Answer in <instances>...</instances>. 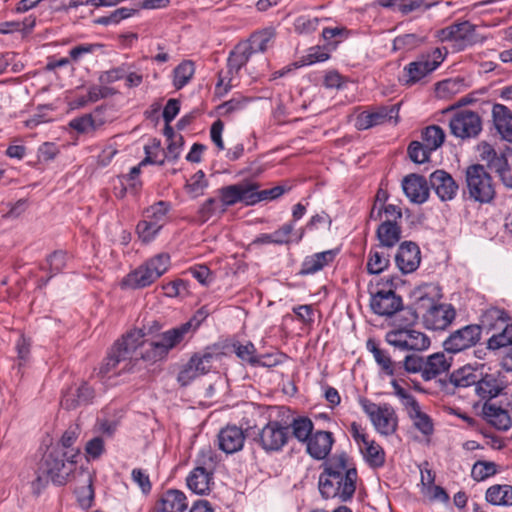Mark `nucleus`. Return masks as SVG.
<instances>
[{"mask_svg": "<svg viewBox=\"0 0 512 512\" xmlns=\"http://www.w3.org/2000/svg\"><path fill=\"white\" fill-rule=\"evenodd\" d=\"M145 334L141 329H134L115 342L114 346L124 355L129 362L122 368V371L133 370L138 358H134L136 350L143 345Z\"/></svg>", "mask_w": 512, "mask_h": 512, "instance_id": "obj_20", "label": "nucleus"}, {"mask_svg": "<svg viewBox=\"0 0 512 512\" xmlns=\"http://www.w3.org/2000/svg\"><path fill=\"white\" fill-rule=\"evenodd\" d=\"M391 385L393 387L394 394L400 399L406 411L418 404L415 397L404 389L396 380H392Z\"/></svg>", "mask_w": 512, "mask_h": 512, "instance_id": "obj_64", "label": "nucleus"}, {"mask_svg": "<svg viewBox=\"0 0 512 512\" xmlns=\"http://www.w3.org/2000/svg\"><path fill=\"white\" fill-rule=\"evenodd\" d=\"M100 47L101 46L99 44L94 43H85L73 47L69 51V58L71 63L80 62L86 55L93 54Z\"/></svg>", "mask_w": 512, "mask_h": 512, "instance_id": "obj_62", "label": "nucleus"}, {"mask_svg": "<svg viewBox=\"0 0 512 512\" xmlns=\"http://www.w3.org/2000/svg\"><path fill=\"white\" fill-rule=\"evenodd\" d=\"M486 501L494 506L512 507V486L508 484H495L485 493Z\"/></svg>", "mask_w": 512, "mask_h": 512, "instance_id": "obj_36", "label": "nucleus"}, {"mask_svg": "<svg viewBox=\"0 0 512 512\" xmlns=\"http://www.w3.org/2000/svg\"><path fill=\"white\" fill-rule=\"evenodd\" d=\"M187 499L183 492L179 490H168L156 504V512H185L187 509Z\"/></svg>", "mask_w": 512, "mask_h": 512, "instance_id": "obj_31", "label": "nucleus"}, {"mask_svg": "<svg viewBox=\"0 0 512 512\" xmlns=\"http://www.w3.org/2000/svg\"><path fill=\"white\" fill-rule=\"evenodd\" d=\"M207 186L208 182L206 180L205 173L202 170H199L187 181L185 189L192 198H197L204 194Z\"/></svg>", "mask_w": 512, "mask_h": 512, "instance_id": "obj_49", "label": "nucleus"}, {"mask_svg": "<svg viewBox=\"0 0 512 512\" xmlns=\"http://www.w3.org/2000/svg\"><path fill=\"white\" fill-rule=\"evenodd\" d=\"M494 124L501 137L512 142V113L503 105L493 107Z\"/></svg>", "mask_w": 512, "mask_h": 512, "instance_id": "obj_35", "label": "nucleus"}, {"mask_svg": "<svg viewBox=\"0 0 512 512\" xmlns=\"http://www.w3.org/2000/svg\"><path fill=\"white\" fill-rule=\"evenodd\" d=\"M276 38L274 28H264L251 34L248 40L244 41L254 53H264L273 47Z\"/></svg>", "mask_w": 512, "mask_h": 512, "instance_id": "obj_34", "label": "nucleus"}, {"mask_svg": "<svg viewBox=\"0 0 512 512\" xmlns=\"http://www.w3.org/2000/svg\"><path fill=\"white\" fill-rule=\"evenodd\" d=\"M450 132L462 140L475 138L482 130V120L479 114L471 110H461L449 121Z\"/></svg>", "mask_w": 512, "mask_h": 512, "instance_id": "obj_12", "label": "nucleus"}, {"mask_svg": "<svg viewBox=\"0 0 512 512\" xmlns=\"http://www.w3.org/2000/svg\"><path fill=\"white\" fill-rule=\"evenodd\" d=\"M423 42V38L416 34H404L396 37L393 41V50L410 51L418 47Z\"/></svg>", "mask_w": 512, "mask_h": 512, "instance_id": "obj_55", "label": "nucleus"}, {"mask_svg": "<svg viewBox=\"0 0 512 512\" xmlns=\"http://www.w3.org/2000/svg\"><path fill=\"white\" fill-rule=\"evenodd\" d=\"M377 237L382 246L391 248L400 240L401 229L389 219L378 227Z\"/></svg>", "mask_w": 512, "mask_h": 512, "instance_id": "obj_40", "label": "nucleus"}, {"mask_svg": "<svg viewBox=\"0 0 512 512\" xmlns=\"http://www.w3.org/2000/svg\"><path fill=\"white\" fill-rule=\"evenodd\" d=\"M195 73L194 62L185 60L173 70V85L176 89H182L192 79Z\"/></svg>", "mask_w": 512, "mask_h": 512, "instance_id": "obj_44", "label": "nucleus"}, {"mask_svg": "<svg viewBox=\"0 0 512 512\" xmlns=\"http://www.w3.org/2000/svg\"><path fill=\"white\" fill-rule=\"evenodd\" d=\"M512 322L510 315L504 309L498 307H490L486 309L480 318V332L486 333L498 331L506 324Z\"/></svg>", "mask_w": 512, "mask_h": 512, "instance_id": "obj_30", "label": "nucleus"}, {"mask_svg": "<svg viewBox=\"0 0 512 512\" xmlns=\"http://www.w3.org/2000/svg\"><path fill=\"white\" fill-rule=\"evenodd\" d=\"M402 363V372L405 371L407 373H421L423 376V371L425 370V360L415 354H410L405 356Z\"/></svg>", "mask_w": 512, "mask_h": 512, "instance_id": "obj_61", "label": "nucleus"}, {"mask_svg": "<svg viewBox=\"0 0 512 512\" xmlns=\"http://www.w3.org/2000/svg\"><path fill=\"white\" fill-rule=\"evenodd\" d=\"M68 255L64 251H55L47 257L51 277L60 273L67 264Z\"/></svg>", "mask_w": 512, "mask_h": 512, "instance_id": "obj_59", "label": "nucleus"}, {"mask_svg": "<svg viewBox=\"0 0 512 512\" xmlns=\"http://www.w3.org/2000/svg\"><path fill=\"white\" fill-rule=\"evenodd\" d=\"M259 185L253 182H241L238 184L224 186L219 189L220 203L226 209L228 206L235 205L238 202H244L246 205L255 204L254 190Z\"/></svg>", "mask_w": 512, "mask_h": 512, "instance_id": "obj_14", "label": "nucleus"}, {"mask_svg": "<svg viewBox=\"0 0 512 512\" xmlns=\"http://www.w3.org/2000/svg\"><path fill=\"white\" fill-rule=\"evenodd\" d=\"M491 333L492 335L487 341L488 349L498 350L512 345V322Z\"/></svg>", "mask_w": 512, "mask_h": 512, "instance_id": "obj_46", "label": "nucleus"}, {"mask_svg": "<svg viewBox=\"0 0 512 512\" xmlns=\"http://www.w3.org/2000/svg\"><path fill=\"white\" fill-rule=\"evenodd\" d=\"M161 229L151 220L143 218L136 227L138 237L143 243H149L155 239Z\"/></svg>", "mask_w": 512, "mask_h": 512, "instance_id": "obj_54", "label": "nucleus"}, {"mask_svg": "<svg viewBox=\"0 0 512 512\" xmlns=\"http://www.w3.org/2000/svg\"><path fill=\"white\" fill-rule=\"evenodd\" d=\"M253 52L249 49L248 45L242 41L238 43L234 49L229 53L227 59V71L219 73L216 90L219 95L227 93L232 87L238 83L239 72L249 61Z\"/></svg>", "mask_w": 512, "mask_h": 512, "instance_id": "obj_7", "label": "nucleus"}, {"mask_svg": "<svg viewBox=\"0 0 512 512\" xmlns=\"http://www.w3.org/2000/svg\"><path fill=\"white\" fill-rule=\"evenodd\" d=\"M497 473V465L490 461H477L471 470V476L475 481H483Z\"/></svg>", "mask_w": 512, "mask_h": 512, "instance_id": "obj_52", "label": "nucleus"}, {"mask_svg": "<svg viewBox=\"0 0 512 512\" xmlns=\"http://www.w3.org/2000/svg\"><path fill=\"white\" fill-rule=\"evenodd\" d=\"M364 460L372 468H380L385 464V451L374 440H369L359 448Z\"/></svg>", "mask_w": 512, "mask_h": 512, "instance_id": "obj_38", "label": "nucleus"}, {"mask_svg": "<svg viewBox=\"0 0 512 512\" xmlns=\"http://www.w3.org/2000/svg\"><path fill=\"white\" fill-rule=\"evenodd\" d=\"M423 145L422 142L412 141L408 146V155L410 159L417 164H422L429 161L431 150Z\"/></svg>", "mask_w": 512, "mask_h": 512, "instance_id": "obj_56", "label": "nucleus"}, {"mask_svg": "<svg viewBox=\"0 0 512 512\" xmlns=\"http://www.w3.org/2000/svg\"><path fill=\"white\" fill-rule=\"evenodd\" d=\"M444 60L440 48H435L430 54L422 55L418 60L409 63L403 69L402 80L407 85H413L434 71Z\"/></svg>", "mask_w": 512, "mask_h": 512, "instance_id": "obj_11", "label": "nucleus"}, {"mask_svg": "<svg viewBox=\"0 0 512 512\" xmlns=\"http://www.w3.org/2000/svg\"><path fill=\"white\" fill-rule=\"evenodd\" d=\"M389 256L378 250H371L367 262V270L371 274H379L389 265Z\"/></svg>", "mask_w": 512, "mask_h": 512, "instance_id": "obj_51", "label": "nucleus"}, {"mask_svg": "<svg viewBox=\"0 0 512 512\" xmlns=\"http://www.w3.org/2000/svg\"><path fill=\"white\" fill-rule=\"evenodd\" d=\"M167 357L165 352L160 348L159 344L155 341H151L147 344L145 350L141 353V359L149 363H156L162 361Z\"/></svg>", "mask_w": 512, "mask_h": 512, "instance_id": "obj_60", "label": "nucleus"}, {"mask_svg": "<svg viewBox=\"0 0 512 512\" xmlns=\"http://www.w3.org/2000/svg\"><path fill=\"white\" fill-rule=\"evenodd\" d=\"M292 428L293 436L299 441L306 443L313 432V423L309 418L300 417L293 419L292 423L289 424Z\"/></svg>", "mask_w": 512, "mask_h": 512, "instance_id": "obj_48", "label": "nucleus"}, {"mask_svg": "<svg viewBox=\"0 0 512 512\" xmlns=\"http://www.w3.org/2000/svg\"><path fill=\"white\" fill-rule=\"evenodd\" d=\"M290 426L287 422L270 420L258 433L255 441L266 452H278L288 443Z\"/></svg>", "mask_w": 512, "mask_h": 512, "instance_id": "obj_10", "label": "nucleus"}, {"mask_svg": "<svg viewBox=\"0 0 512 512\" xmlns=\"http://www.w3.org/2000/svg\"><path fill=\"white\" fill-rule=\"evenodd\" d=\"M407 413L413 423V426L421 432L422 435L429 437L433 434V421L428 414L421 410L419 403L408 410Z\"/></svg>", "mask_w": 512, "mask_h": 512, "instance_id": "obj_39", "label": "nucleus"}, {"mask_svg": "<svg viewBox=\"0 0 512 512\" xmlns=\"http://www.w3.org/2000/svg\"><path fill=\"white\" fill-rule=\"evenodd\" d=\"M430 184L441 201L454 199L459 189L453 177L446 171L440 169L430 175Z\"/></svg>", "mask_w": 512, "mask_h": 512, "instance_id": "obj_23", "label": "nucleus"}, {"mask_svg": "<svg viewBox=\"0 0 512 512\" xmlns=\"http://www.w3.org/2000/svg\"><path fill=\"white\" fill-rule=\"evenodd\" d=\"M395 262L402 273L414 272L421 262V252L417 244L403 242L395 255Z\"/></svg>", "mask_w": 512, "mask_h": 512, "instance_id": "obj_22", "label": "nucleus"}, {"mask_svg": "<svg viewBox=\"0 0 512 512\" xmlns=\"http://www.w3.org/2000/svg\"><path fill=\"white\" fill-rule=\"evenodd\" d=\"M244 442V431L236 425H228L221 429L218 434V446L227 454L240 451L244 446Z\"/></svg>", "mask_w": 512, "mask_h": 512, "instance_id": "obj_26", "label": "nucleus"}, {"mask_svg": "<svg viewBox=\"0 0 512 512\" xmlns=\"http://www.w3.org/2000/svg\"><path fill=\"white\" fill-rule=\"evenodd\" d=\"M329 59V54L320 46L308 49L306 55L301 59V66L312 65L317 62H324Z\"/></svg>", "mask_w": 512, "mask_h": 512, "instance_id": "obj_63", "label": "nucleus"}, {"mask_svg": "<svg viewBox=\"0 0 512 512\" xmlns=\"http://www.w3.org/2000/svg\"><path fill=\"white\" fill-rule=\"evenodd\" d=\"M482 414L485 420L498 430L506 431L512 425L508 412L494 404L486 402L483 405Z\"/></svg>", "mask_w": 512, "mask_h": 512, "instance_id": "obj_33", "label": "nucleus"}, {"mask_svg": "<svg viewBox=\"0 0 512 512\" xmlns=\"http://www.w3.org/2000/svg\"><path fill=\"white\" fill-rule=\"evenodd\" d=\"M169 208L170 206L167 202L159 201L144 211L143 218L151 220L152 223H155L156 226L162 229L167 222Z\"/></svg>", "mask_w": 512, "mask_h": 512, "instance_id": "obj_47", "label": "nucleus"}, {"mask_svg": "<svg viewBox=\"0 0 512 512\" xmlns=\"http://www.w3.org/2000/svg\"><path fill=\"white\" fill-rule=\"evenodd\" d=\"M213 484V474L194 468L187 477V485L196 494L204 495L210 492Z\"/></svg>", "mask_w": 512, "mask_h": 512, "instance_id": "obj_37", "label": "nucleus"}, {"mask_svg": "<svg viewBox=\"0 0 512 512\" xmlns=\"http://www.w3.org/2000/svg\"><path fill=\"white\" fill-rule=\"evenodd\" d=\"M440 289L434 284H425L418 289V304L425 309L422 323L428 330H446L456 318V309L450 303H439Z\"/></svg>", "mask_w": 512, "mask_h": 512, "instance_id": "obj_2", "label": "nucleus"}, {"mask_svg": "<svg viewBox=\"0 0 512 512\" xmlns=\"http://www.w3.org/2000/svg\"><path fill=\"white\" fill-rule=\"evenodd\" d=\"M226 211L220 201L215 198L206 200L199 209V215L202 221L209 220L214 215H221Z\"/></svg>", "mask_w": 512, "mask_h": 512, "instance_id": "obj_57", "label": "nucleus"}, {"mask_svg": "<svg viewBox=\"0 0 512 512\" xmlns=\"http://www.w3.org/2000/svg\"><path fill=\"white\" fill-rule=\"evenodd\" d=\"M477 152L487 168L494 172L506 187L512 188V148L496 150L489 143L481 142L477 145Z\"/></svg>", "mask_w": 512, "mask_h": 512, "instance_id": "obj_5", "label": "nucleus"}, {"mask_svg": "<svg viewBox=\"0 0 512 512\" xmlns=\"http://www.w3.org/2000/svg\"><path fill=\"white\" fill-rule=\"evenodd\" d=\"M402 188L406 197L415 204H422L429 198V187L425 177L410 174L404 177Z\"/></svg>", "mask_w": 512, "mask_h": 512, "instance_id": "obj_24", "label": "nucleus"}, {"mask_svg": "<svg viewBox=\"0 0 512 512\" xmlns=\"http://www.w3.org/2000/svg\"><path fill=\"white\" fill-rule=\"evenodd\" d=\"M198 325V323L194 324V320L191 319L185 323L180 324L177 327L171 328L159 334L155 338V341L159 344L160 348H162L165 354L168 355V353L173 348H175L182 341H184L187 335L194 332L197 329Z\"/></svg>", "mask_w": 512, "mask_h": 512, "instance_id": "obj_19", "label": "nucleus"}, {"mask_svg": "<svg viewBox=\"0 0 512 512\" xmlns=\"http://www.w3.org/2000/svg\"><path fill=\"white\" fill-rule=\"evenodd\" d=\"M451 362L452 357H447L444 352H437L428 356L425 360L423 379L429 381L447 372L451 366Z\"/></svg>", "mask_w": 512, "mask_h": 512, "instance_id": "obj_32", "label": "nucleus"}, {"mask_svg": "<svg viewBox=\"0 0 512 512\" xmlns=\"http://www.w3.org/2000/svg\"><path fill=\"white\" fill-rule=\"evenodd\" d=\"M122 362L125 366L129 360L124 355H122V353L113 345L106 358L103 360L101 366L99 367L98 375L101 377L109 376V374L112 373Z\"/></svg>", "mask_w": 512, "mask_h": 512, "instance_id": "obj_45", "label": "nucleus"}, {"mask_svg": "<svg viewBox=\"0 0 512 512\" xmlns=\"http://www.w3.org/2000/svg\"><path fill=\"white\" fill-rule=\"evenodd\" d=\"M338 252V249H330L306 256L301 264L298 274L301 276H307L323 270L335 260Z\"/></svg>", "mask_w": 512, "mask_h": 512, "instance_id": "obj_27", "label": "nucleus"}, {"mask_svg": "<svg viewBox=\"0 0 512 512\" xmlns=\"http://www.w3.org/2000/svg\"><path fill=\"white\" fill-rule=\"evenodd\" d=\"M170 256L160 253L129 273L123 284L132 289L144 288L160 278L169 268Z\"/></svg>", "mask_w": 512, "mask_h": 512, "instance_id": "obj_6", "label": "nucleus"}, {"mask_svg": "<svg viewBox=\"0 0 512 512\" xmlns=\"http://www.w3.org/2000/svg\"><path fill=\"white\" fill-rule=\"evenodd\" d=\"M77 470L74 461H66V454L61 449L49 448L39 463L36 479L31 483L32 491L40 494L49 480L55 485H65Z\"/></svg>", "mask_w": 512, "mask_h": 512, "instance_id": "obj_3", "label": "nucleus"}, {"mask_svg": "<svg viewBox=\"0 0 512 512\" xmlns=\"http://www.w3.org/2000/svg\"><path fill=\"white\" fill-rule=\"evenodd\" d=\"M217 464V456L210 447L202 448L196 459V467L200 470L213 474Z\"/></svg>", "mask_w": 512, "mask_h": 512, "instance_id": "obj_50", "label": "nucleus"}, {"mask_svg": "<svg viewBox=\"0 0 512 512\" xmlns=\"http://www.w3.org/2000/svg\"><path fill=\"white\" fill-rule=\"evenodd\" d=\"M72 481L75 484L74 493L78 504L83 509L90 508L94 501L93 475L91 471L82 467L79 468L73 474Z\"/></svg>", "mask_w": 512, "mask_h": 512, "instance_id": "obj_16", "label": "nucleus"}, {"mask_svg": "<svg viewBox=\"0 0 512 512\" xmlns=\"http://www.w3.org/2000/svg\"><path fill=\"white\" fill-rule=\"evenodd\" d=\"M480 337V326L467 325L451 333L443 346L445 351L455 354L474 346Z\"/></svg>", "mask_w": 512, "mask_h": 512, "instance_id": "obj_15", "label": "nucleus"}, {"mask_svg": "<svg viewBox=\"0 0 512 512\" xmlns=\"http://www.w3.org/2000/svg\"><path fill=\"white\" fill-rule=\"evenodd\" d=\"M385 340L389 345L402 351H424L431 344L425 333L410 327H398L388 331Z\"/></svg>", "mask_w": 512, "mask_h": 512, "instance_id": "obj_9", "label": "nucleus"}, {"mask_svg": "<svg viewBox=\"0 0 512 512\" xmlns=\"http://www.w3.org/2000/svg\"><path fill=\"white\" fill-rule=\"evenodd\" d=\"M334 443L333 434L329 431H316L306 442L307 453L316 460L325 459Z\"/></svg>", "mask_w": 512, "mask_h": 512, "instance_id": "obj_25", "label": "nucleus"}, {"mask_svg": "<svg viewBox=\"0 0 512 512\" xmlns=\"http://www.w3.org/2000/svg\"><path fill=\"white\" fill-rule=\"evenodd\" d=\"M358 474L348 463L345 453L334 455L324 465L319 476L318 486L324 499H338L347 502L354 496Z\"/></svg>", "mask_w": 512, "mask_h": 512, "instance_id": "obj_1", "label": "nucleus"}, {"mask_svg": "<svg viewBox=\"0 0 512 512\" xmlns=\"http://www.w3.org/2000/svg\"><path fill=\"white\" fill-rule=\"evenodd\" d=\"M382 213L386 215L387 220L390 219L394 223H396L397 219H401L402 217L401 209L393 204H389L386 206L380 205L379 207H377V204H374L370 212V217L374 220H380Z\"/></svg>", "mask_w": 512, "mask_h": 512, "instance_id": "obj_53", "label": "nucleus"}, {"mask_svg": "<svg viewBox=\"0 0 512 512\" xmlns=\"http://www.w3.org/2000/svg\"><path fill=\"white\" fill-rule=\"evenodd\" d=\"M476 28L477 26L469 21L453 23L437 31V37L441 42L449 43L453 50L459 52L483 41V37L476 32Z\"/></svg>", "mask_w": 512, "mask_h": 512, "instance_id": "obj_8", "label": "nucleus"}, {"mask_svg": "<svg viewBox=\"0 0 512 512\" xmlns=\"http://www.w3.org/2000/svg\"><path fill=\"white\" fill-rule=\"evenodd\" d=\"M477 369L471 366H464L450 375V382L456 387L466 388L476 385L479 377Z\"/></svg>", "mask_w": 512, "mask_h": 512, "instance_id": "obj_41", "label": "nucleus"}, {"mask_svg": "<svg viewBox=\"0 0 512 512\" xmlns=\"http://www.w3.org/2000/svg\"><path fill=\"white\" fill-rule=\"evenodd\" d=\"M94 396V392L90 386L83 383L78 386H71L63 394L61 399V406L66 410H73L82 405L90 403Z\"/></svg>", "mask_w": 512, "mask_h": 512, "instance_id": "obj_28", "label": "nucleus"}, {"mask_svg": "<svg viewBox=\"0 0 512 512\" xmlns=\"http://www.w3.org/2000/svg\"><path fill=\"white\" fill-rule=\"evenodd\" d=\"M370 306L375 314L392 316L402 308V298L396 295L392 289H381L372 295Z\"/></svg>", "mask_w": 512, "mask_h": 512, "instance_id": "obj_18", "label": "nucleus"}, {"mask_svg": "<svg viewBox=\"0 0 512 512\" xmlns=\"http://www.w3.org/2000/svg\"><path fill=\"white\" fill-rule=\"evenodd\" d=\"M474 391L482 399H492L499 394L500 387L492 375L483 377L480 373Z\"/></svg>", "mask_w": 512, "mask_h": 512, "instance_id": "obj_42", "label": "nucleus"}, {"mask_svg": "<svg viewBox=\"0 0 512 512\" xmlns=\"http://www.w3.org/2000/svg\"><path fill=\"white\" fill-rule=\"evenodd\" d=\"M398 113V105L383 106L375 111H364L357 116L355 126L359 130H366L373 126L390 122L393 119L397 122Z\"/></svg>", "mask_w": 512, "mask_h": 512, "instance_id": "obj_17", "label": "nucleus"}, {"mask_svg": "<svg viewBox=\"0 0 512 512\" xmlns=\"http://www.w3.org/2000/svg\"><path fill=\"white\" fill-rule=\"evenodd\" d=\"M371 421L375 429L386 436L393 434L398 426L395 410L388 404L381 405V410L372 414Z\"/></svg>", "mask_w": 512, "mask_h": 512, "instance_id": "obj_29", "label": "nucleus"}, {"mask_svg": "<svg viewBox=\"0 0 512 512\" xmlns=\"http://www.w3.org/2000/svg\"><path fill=\"white\" fill-rule=\"evenodd\" d=\"M366 347L372 353L381 373L390 377L402 375V363L394 361L389 352L380 348L373 339H368Z\"/></svg>", "mask_w": 512, "mask_h": 512, "instance_id": "obj_21", "label": "nucleus"}, {"mask_svg": "<svg viewBox=\"0 0 512 512\" xmlns=\"http://www.w3.org/2000/svg\"><path fill=\"white\" fill-rule=\"evenodd\" d=\"M421 138L423 145L428 148L427 150H431L433 152L443 145L445 141V132L441 127L431 125L423 129Z\"/></svg>", "mask_w": 512, "mask_h": 512, "instance_id": "obj_43", "label": "nucleus"}, {"mask_svg": "<svg viewBox=\"0 0 512 512\" xmlns=\"http://www.w3.org/2000/svg\"><path fill=\"white\" fill-rule=\"evenodd\" d=\"M217 358V354L208 350L194 354L180 370L177 377L178 382L182 386H187L197 377L207 374Z\"/></svg>", "mask_w": 512, "mask_h": 512, "instance_id": "obj_13", "label": "nucleus"}, {"mask_svg": "<svg viewBox=\"0 0 512 512\" xmlns=\"http://www.w3.org/2000/svg\"><path fill=\"white\" fill-rule=\"evenodd\" d=\"M466 188L464 193L469 200L480 203H491L496 195L495 184L490 173L481 164H473L465 171Z\"/></svg>", "mask_w": 512, "mask_h": 512, "instance_id": "obj_4", "label": "nucleus"}, {"mask_svg": "<svg viewBox=\"0 0 512 512\" xmlns=\"http://www.w3.org/2000/svg\"><path fill=\"white\" fill-rule=\"evenodd\" d=\"M234 352L239 359L249 363L251 366H255L257 358V350L252 342L246 344H234Z\"/></svg>", "mask_w": 512, "mask_h": 512, "instance_id": "obj_58", "label": "nucleus"}]
</instances>
